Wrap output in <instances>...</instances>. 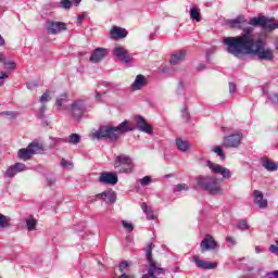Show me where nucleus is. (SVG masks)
<instances>
[{"label": "nucleus", "instance_id": "nucleus-1", "mask_svg": "<svg viewBox=\"0 0 278 278\" xmlns=\"http://www.w3.org/2000/svg\"><path fill=\"white\" fill-rule=\"evenodd\" d=\"M227 25L230 29H242L243 34L236 37H226L223 42L226 47L227 53L235 58H242V55H255L260 62H273L275 60V50L266 48L264 39H256L253 36V26L244 15H238L233 20H228Z\"/></svg>", "mask_w": 278, "mask_h": 278}, {"label": "nucleus", "instance_id": "nucleus-2", "mask_svg": "<svg viewBox=\"0 0 278 278\" xmlns=\"http://www.w3.org/2000/svg\"><path fill=\"white\" fill-rule=\"evenodd\" d=\"M136 128L132 127L131 122L124 121L116 127L103 126L96 132H93V138L97 140H101L103 138H108L112 142H116L118 138H121V134H129V131H134Z\"/></svg>", "mask_w": 278, "mask_h": 278}, {"label": "nucleus", "instance_id": "nucleus-3", "mask_svg": "<svg viewBox=\"0 0 278 278\" xmlns=\"http://www.w3.org/2000/svg\"><path fill=\"white\" fill-rule=\"evenodd\" d=\"M197 187L205 190L208 194H223V189L216 177L212 176H198Z\"/></svg>", "mask_w": 278, "mask_h": 278}, {"label": "nucleus", "instance_id": "nucleus-4", "mask_svg": "<svg viewBox=\"0 0 278 278\" xmlns=\"http://www.w3.org/2000/svg\"><path fill=\"white\" fill-rule=\"evenodd\" d=\"M146 256L149 263L148 273L142 278H159L160 275H166L162 265L153 260V243L148 244Z\"/></svg>", "mask_w": 278, "mask_h": 278}, {"label": "nucleus", "instance_id": "nucleus-5", "mask_svg": "<svg viewBox=\"0 0 278 278\" xmlns=\"http://www.w3.org/2000/svg\"><path fill=\"white\" fill-rule=\"evenodd\" d=\"M114 168L117 173H131L134 163L127 154H119L114 161Z\"/></svg>", "mask_w": 278, "mask_h": 278}, {"label": "nucleus", "instance_id": "nucleus-6", "mask_svg": "<svg viewBox=\"0 0 278 278\" xmlns=\"http://www.w3.org/2000/svg\"><path fill=\"white\" fill-rule=\"evenodd\" d=\"M250 25H253L254 27H264L266 31H274V29H278V23H275L266 16L252 17L250 20Z\"/></svg>", "mask_w": 278, "mask_h": 278}, {"label": "nucleus", "instance_id": "nucleus-7", "mask_svg": "<svg viewBox=\"0 0 278 278\" xmlns=\"http://www.w3.org/2000/svg\"><path fill=\"white\" fill-rule=\"evenodd\" d=\"M242 138H244V136L241 132L231 134L224 138L223 146L226 147V149H238V147L242 144Z\"/></svg>", "mask_w": 278, "mask_h": 278}, {"label": "nucleus", "instance_id": "nucleus-8", "mask_svg": "<svg viewBox=\"0 0 278 278\" xmlns=\"http://www.w3.org/2000/svg\"><path fill=\"white\" fill-rule=\"evenodd\" d=\"M206 166L215 175H220L223 179H231V170L229 168L224 167L220 164L213 163L212 161H206Z\"/></svg>", "mask_w": 278, "mask_h": 278}, {"label": "nucleus", "instance_id": "nucleus-9", "mask_svg": "<svg viewBox=\"0 0 278 278\" xmlns=\"http://www.w3.org/2000/svg\"><path fill=\"white\" fill-rule=\"evenodd\" d=\"M71 111L74 118L80 121L81 116H84V113L86 112V103L84 102V100H75L71 104Z\"/></svg>", "mask_w": 278, "mask_h": 278}, {"label": "nucleus", "instance_id": "nucleus-10", "mask_svg": "<svg viewBox=\"0 0 278 278\" xmlns=\"http://www.w3.org/2000/svg\"><path fill=\"white\" fill-rule=\"evenodd\" d=\"M48 34L55 36V34H61V31H66V24L55 21H47L46 23Z\"/></svg>", "mask_w": 278, "mask_h": 278}, {"label": "nucleus", "instance_id": "nucleus-11", "mask_svg": "<svg viewBox=\"0 0 278 278\" xmlns=\"http://www.w3.org/2000/svg\"><path fill=\"white\" fill-rule=\"evenodd\" d=\"M25 170H29V167L23 163H15L14 165H11L7 172L4 173L5 177H9V179H12V177H16L18 173H25Z\"/></svg>", "mask_w": 278, "mask_h": 278}, {"label": "nucleus", "instance_id": "nucleus-12", "mask_svg": "<svg viewBox=\"0 0 278 278\" xmlns=\"http://www.w3.org/2000/svg\"><path fill=\"white\" fill-rule=\"evenodd\" d=\"M113 55L118 60L119 62H123L124 64H129L131 62V56H129V52L121 46H116L113 49Z\"/></svg>", "mask_w": 278, "mask_h": 278}, {"label": "nucleus", "instance_id": "nucleus-13", "mask_svg": "<svg viewBox=\"0 0 278 278\" xmlns=\"http://www.w3.org/2000/svg\"><path fill=\"white\" fill-rule=\"evenodd\" d=\"M218 247V243L216 240H214V237L207 235L200 243V251L201 253H205L206 251H214Z\"/></svg>", "mask_w": 278, "mask_h": 278}, {"label": "nucleus", "instance_id": "nucleus-14", "mask_svg": "<svg viewBox=\"0 0 278 278\" xmlns=\"http://www.w3.org/2000/svg\"><path fill=\"white\" fill-rule=\"evenodd\" d=\"M108 53H109L108 49L97 48L91 53L89 61L91 62V64H99V62L108 58Z\"/></svg>", "mask_w": 278, "mask_h": 278}, {"label": "nucleus", "instance_id": "nucleus-15", "mask_svg": "<svg viewBox=\"0 0 278 278\" xmlns=\"http://www.w3.org/2000/svg\"><path fill=\"white\" fill-rule=\"evenodd\" d=\"M137 129L143 131V134H153V127L147 123V119L142 115L135 116Z\"/></svg>", "mask_w": 278, "mask_h": 278}, {"label": "nucleus", "instance_id": "nucleus-16", "mask_svg": "<svg viewBox=\"0 0 278 278\" xmlns=\"http://www.w3.org/2000/svg\"><path fill=\"white\" fill-rule=\"evenodd\" d=\"M193 262L195 266L201 268L202 270H214V268L218 267V263L207 262L199 258V255L193 256Z\"/></svg>", "mask_w": 278, "mask_h": 278}, {"label": "nucleus", "instance_id": "nucleus-17", "mask_svg": "<svg viewBox=\"0 0 278 278\" xmlns=\"http://www.w3.org/2000/svg\"><path fill=\"white\" fill-rule=\"evenodd\" d=\"M255 205L261 210H266L268 207V200L264 199V193L260 190H254L252 194Z\"/></svg>", "mask_w": 278, "mask_h": 278}, {"label": "nucleus", "instance_id": "nucleus-18", "mask_svg": "<svg viewBox=\"0 0 278 278\" xmlns=\"http://www.w3.org/2000/svg\"><path fill=\"white\" fill-rule=\"evenodd\" d=\"M100 182L109 186H116V184H118V176L115 173H103L100 176Z\"/></svg>", "mask_w": 278, "mask_h": 278}, {"label": "nucleus", "instance_id": "nucleus-19", "mask_svg": "<svg viewBox=\"0 0 278 278\" xmlns=\"http://www.w3.org/2000/svg\"><path fill=\"white\" fill-rule=\"evenodd\" d=\"M96 199H103L105 203H116V192L108 190L97 194Z\"/></svg>", "mask_w": 278, "mask_h": 278}, {"label": "nucleus", "instance_id": "nucleus-20", "mask_svg": "<svg viewBox=\"0 0 278 278\" xmlns=\"http://www.w3.org/2000/svg\"><path fill=\"white\" fill-rule=\"evenodd\" d=\"M186 55H187L186 50L176 51L172 54L169 62L174 66H177V64H181V62L186 60Z\"/></svg>", "mask_w": 278, "mask_h": 278}, {"label": "nucleus", "instance_id": "nucleus-21", "mask_svg": "<svg viewBox=\"0 0 278 278\" xmlns=\"http://www.w3.org/2000/svg\"><path fill=\"white\" fill-rule=\"evenodd\" d=\"M111 38L112 40H121L122 38H127V29L114 26L111 29Z\"/></svg>", "mask_w": 278, "mask_h": 278}, {"label": "nucleus", "instance_id": "nucleus-22", "mask_svg": "<svg viewBox=\"0 0 278 278\" xmlns=\"http://www.w3.org/2000/svg\"><path fill=\"white\" fill-rule=\"evenodd\" d=\"M144 86H147V77H144L143 75L139 74L135 78V81L131 85V89L132 90H142V88H144Z\"/></svg>", "mask_w": 278, "mask_h": 278}, {"label": "nucleus", "instance_id": "nucleus-23", "mask_svg": "<svg viewBox=\"0 0 278 278\" xmlns=\"http://www.w3.org/2000/svg\"><path fill=\"white\" fill-rule=\"evenodd\" d=\"M261 165L265 170H268L269 173H275V170H278V164L266 157L261 160Z\"/></svg>", "mask_w": 278, "mask_h": 278}, {"label": "nucleus", "instance_id": "nucleus-24", "mask_svg": "<svg viewBox=\"0 0 278 278\" xmlns=\"http://www.w3.org/2000/svg\"><path fill=\"white\" fill-rule=\"evenodd\" d=\"M28 149L33 155H38L45 151L42 144L38 143V141H33L28 144Z\"/></svg>", "mask_w": 278, "mask_h": 278}, {"label": "nucleus", "instance_id": "nucleus-25", "mask_svg": "<svg viewBox=\"0 0 278 278\" xmlns=\"http://www.w3.org/2000/svg\"><path fill=\"white\" fill-rule=\"evenodd\" d=\"M176 147L178 151H182V153H186V151L190 149V141L178 138L176 139Z\"/></svg>", "mask_w": 278, "mask_h": 278}, {"label": "nucleus", "instance_id": "nucleus-26", "mask_svg": "<svg viewBox=\"0 0 278 278\" xmlns=\"http://www.w3.org/2000/svg\"><path fill=\"white\" fill-rule=\"evenodd\" d=\"M31 150H29V148H23V149H20L18 152H17V156L20 160H24V162H27V160H31Z\"/></svg>", "mask_w": 278, "mask_h": 278}, {"label": "nucleus", "instance_id": "nucleus-27", "mask_svg": "<svg viewBox=\"0 0 278 278\" xmlns=\"http://www.w3.org/2000/svg\"><path fill=\"white\" fill-rule=\"evenodd\" d=\"M52 94H53V91L46 90V92H43L39 99V102L41 103V105H46V103H49V101H51V99L53 98Z\"/></svg>", "mask_w": 278, "mask_h": 278}, {"label": "nucleus", "instance_id": "nucleus-28", "mask_svg": "<svg viewBox=\"0 0 278 278\" xmlns=\"http://www.w3.org/2000/svg\"><path fill=\"white\" fill-rule=\"evenodd\" d=\"M66 103H68V96L66 93H63L56 99L55 105L60 110L64 108V104Z\"/></svg>", "mask_w": 278, "mask_h": 278}, {"label": "nucleus", "instance_id": "nucleus-29", "mask_svg": "<svg viewBox=\"0 0 278 278\" xmlns=\"http://www.w3.org/2000/svg\"><path fill=\"white\" fill-rule=\"evenodd\" d=\"M66 142H68L70 144H79V142H81V136H79L78 134H72L66 139Z\"/></svg>", "mask_w": 278, "mask_h": 278}, {"label": "nucleus", "instance_id": "nucleus-30", "mask_svg": "<svg viewBox=\"0 0 278 278\" xmlns=\"http://www.w3.org/2000/svg\"><path fill=\"white\" fill-rule=\"evenodd\" d=\"M190 18L197 21V23H201V13L199 12V9L192 8L190 10Z\"/></svg>", "mask_w": 278, "mask_h": 278}, {"label": "nucleus", "instance_id": "nucleus-31", "mask_svg": "<svg viewBox=\"0 0 278 278\" xmlns=\"http://www.w3.org/2000/svg\"><path fill=\"white\" fill-rule=\"evenodd\" d=\"M10 227V217L0 213V229H7Z\"/></svg>", "mask_w": 278, "mask_h": 278}, {"label": "nucleus", "instance_id": "nucleus-32", "mask_svg": "<svg viewBox=\"0 0 278 278\" xmlns=\"http://www.w3.org/2000/svg\"><path fill=\"white\" fill-rule=\"evenodd\" d=\"M36 225H37V222L36 219H34V217L26 219V227L28 231H36Z\"/></svg>", "mask_w": 278, "mask_h": 278}, {"label": "nucleus", "instance_id": "nucleus-33", "mask_svg": "<svg viewBox=\"0 0 278 278\" xmlns=\"http://www.w3.org/2000/svg\"><path fill=\"white\" fill-rule=\"evenodd\" d=\"M60 8H63V10H71V8H73V1H71V0H61Z\"/></svg>", "mask_w": 278, "mask_h": 278}, {"label": "nucleus", "instance_id": "nucleus-34", "mask_svg": "<svg viewBox=\"0 0 278 278\" xmlns=\"http://www.w3.org/2000/svg\"><path fill=\"white\" fill-rule=\"evenodd\" d=\"M50 140L53 141V148L55 149L58 144H62V142L66 143V138H60V137H50Z\"/></svg>", "mask_w": 278, "mask_h": 278}, {"label": "nucleus", "instance_id": "nucleus-35", "mask_svg": "<svg viewBox=\"0 0 278 278\" xmlns=\"http://www.w3.org/2000/svg\"><path fill=\"white\" fill-rule=\"evenodd\" d=\"M3 64L7 71H14L16 68V63L14 61H3Z\"/></svg>", "mask_w": 278, "mask_h": 278}, {"label": "nucleus", "instance_id": "nucleus-36", "mask_svg": "<svg viewBox=\"0 0 278 278\" xmlns=\"http://www.w3.org/2000/svg\"><path fill=\"white\" fill-rule=\"evenodd\" d=\"M122 226L124 227L125 230L128 231V233H131V231H134V224L127 220H122Z\"/></svg>", "mask_w": 278, "mask_h": 278}, {"label": "nucleus", "instance_id": "nucleus-37", "mask_svg": "<svg viewBox=\"0 0 278 278\" xmlns=\"http://www.w3.org/2000/svg\"><path fill=\"white\" fill-rule=\"evenodd\" d=\"M129 266H131V264H129V262L127 261H123L119 263L118 269L122 273V275L123 273H125V270H127V268H129Z\"/></svg>", "mask_w": 278, "mask_h": 278}, {"label": "nucleus", "instance_id": "nucleus-38", "mask_svg": "<svg viewBox=\"0 0 278 278\" xmlns=\"http://www.w3.org/2000/svg\"><path fill=\"white\" fill-rule=\"evenodd\" d=\"M238 229H241L242 231H247V229H249V224L247 223L245 219L239 220Z\"/></svg>", "mask_w": 278, "mask_h": 278}, {"label": "nucleus", "instance_id": "nucleus-39", "mask_svg": "<svg viewBox=\"0 0 278 278\" xmlns=\"http://www.w3.org/2000/svg\"><path fill=\"white\" fill-rule=\"evenodd\" d=\"M212 151L214 153H216L217 155L220 156V160H225V153L223 152V148H220L219 146L215 147L212 149Z\"/></svg>", "mask_w": 278, "mask_h": 278}, {"label": "nucleus", "instance_id": "nucleus-40", "mask_svg": "<svg viewBox=\"0 0 278 278\" xmlns=\"http://www.w3.org/2000/svg\"><path fill=\"white\" fill-rule=\"evenodd\" d=\"M61 166H62V168H68L71 170L74 165H73V163H71L66 159H62L61 160Z\"/></svg>", "mask_w": 278, "mask_h": 278}, {"label": "nucleus", "instance_id": "nucleus-41", "mask_svg": "<svg viewBox=\"0 0 278 278\" xmlns=\"http://www.w3.org/2000/svg\"><path fill=\"white\" fill-rule=\"evenodd\" d=\"M181 190H189L188 185H186V184H178L174 188V192H181Z\"/></svg>", "mask_w": 278, "mask_h": 278}, {"label": "nucleus", "instance_id": "nucleus-42", "mask_svg": "<svg viewBox=\"0 0 278 278\" xmlns=\"http://www.w3.org/2000/svg\"><path fill=\"white\" fill-rule=\"evenodd\" d=\"M141 186L147 187L151 184V176H144L142 179H139Z\"/></svg>", "mask_w": 278, "mask_h": 278}, {"label": "nucleus", "instance_id": "nucleus-43", "mask_svg": "<svg viewBox=\"0 0 278 278\" xmlns=\"http://www.w3.org/2000/svg\"><path fill=\"white\" fill-rule=\"evenodd\" d=\"M186 89V86L184 85L182 80L178 81V87H177V94H184V90Z\"/></svg>", "mask_w": 278, "mask_h": 278}, {"label": "nucleus", "instance_id": "nucleus-44", "mask_svg": "<svg viewBox=\"0 0 278 278\" xmlns=\"http://www.w3.org/2000/svg\"><path fill=\"white\" fill-rule=\"evenodd\" d=\"M8 77H10V74L5 72H0V87L5 84V79H8Z\"/></svg>", "mask_w": 278, "mask_h": 278}, {"label": "nucleus", "instance_id": "nucleus-45", "mask_svg": "<svg viewBox=\"0 0 278 278\" xmlns=\"http://www.w3.org/2000/svg\"><path fill=\"white\" fill-rule=\"evenodd\" d=\"M45 112H47V106L45 104L41 105V108L38 110V118L45 117Z\"/></svg>", "mask_w": 278, "mask_h": 278}, {"label": "nucleus", "instance_id": "nucleus-46", "mask_svg": "<svg viewBox=\"0 0 278 278\" xmlns=\"http://www.w3.org/2000/svg\"><path fill=\"white\" fill-rule=\"evenodd\" d=\"M269 251H270V253H273L274 255H278V241H276L275 244H271V245L269 247Z\"/></svg>", "mask_w": 278, "mask_h": 278}, {"label": "nucleus", "instance_id": "nucleus-47", "mask_svg": "<svg viewBox=\"0 0 278 278\" xmlns=\"http://www.w3.org/2000/svg\"><path fill=\"white\" fill-rule=\"evenodd\" d=\"M144 214H146L148 220H154L155 219V215L153 214V210L149 208L147 211V213H144Z\"/></svg>", "mask_w": 278, "mask_h": 278}, {"label": "nucleus", "instance_id": "nucleus-48", "mask_svg": "<svg viewBox=\"0 0 278 278\" xmlns=\"http://www.w3.org/2000/svg\"><path fill=\"white\" fill-rule=\"evenodd\" d=\"M181 116L182 118H185V121H188V118H190V113H188V108H184L181 110Z\"/></svg>", "mask_w": 278, "mask_h": 278}, {"label": "nucleus", "instance_id": "nucleus-49", "mask_svg": "<svg viewBox=\"0 0 278 278\" xmlns=\"http://www.w3.org/2000/svg\"><path fill=\"white\" fill-rule=\"evenodd\" d=\"M226 242H228L230 247H236V239L231 236L226 237Z\"/></svg>", "mask_w": 278, "mask_h": 278}, {"label": "nucleus", "instance_id": "nucleus-50", "mask_svg": "<svg viewBox=\"0 0 278 278\" xmlns=\"http://www.w3.org/2000/svg\"><path fill=\"white\" fill-rule=\"evenodd\" d=\"M265 278H278V270L271 271V273H267L265 275Z\"/></svg>", "mask_w": 278, "mask_h": 278}, {"label": "nucleus", "instance_id": "nucleus-51", "mask_svg": "<svg viewBox=\"0 0 278 278\" xmlns=\"http://www.w3.org/2000/svg\"><path fill=\"white\" fill-rule=\"evenodd\" d=\"M86 16H87L86 12L79 14L77 17V25H80L81 23H84V18H86Z\"/></svg>", "mask_w": 278, "mask_h": 278}, {"label": "nucleus", "instance_id": "nucleus-52", "mask_svg": "<svg viewBox=\"0 0 278 278\" xmlns=\"http://www.w3.org/2000/svg\"><path fill=\"white\" fill-rule=\"evenodd\" d=\"M3 116H11V118H16V113L12 111H7L2 113Z\"/></svg>", "mask_w": 278, "mask_h": 278}, {"label": "nucleus", "instance_id": "nucleus-53", "mask_svg": "<svg viewBox=\"0 0 278 278\" xmlns=\"http://www.w3.org/2000/svg\"><path fill=\"white\" fill-rule=\"evenodd\" d=\"M236 90H237L236 84L229 83V92H230V94L236 93Z\"/></svg>", "mask_w": 278, "mask_h": 278}, {"label": "nucleus", "instance_id": "nucleus-54", "mask_svg": "<svg viewBox=\"0 0 278 278\" xmlns=\"http://www.w3.org/2000/svg\"><path fill=\"white\" fill-rule=\"evenodd\" d=\"M48 186H55V178L54 177H48L47 178Z\"/></svg>", "mask_w": 278, "mask_h": 278}, {"label": "nucleus", "instance_id": "nucleus-55", "mask_svg": "<svg viewBox=\"0 0 278 278\" xmlns=\"http://www.w3.org/2000/svg\"><path fill=\"white\" fill-rule=\"evenodd\" d=\"M96 101H103V98L101 97V93H99V91H96Z\"/></svg>", "mask_w": 278, "mask_h": 278}, {"label": "nucleus", "instance_id": "nucleus-56", "mask_svg": "<svg viewBox=\"0 0 278 278\" xmlns=\"http://www.w3.org/2000/svg\"><path fill=\"white\" fill-rule=\"evenodd\" d=\"M141 210H142V212L147 213L148 210H149V205H147V203L143 202V203L141 204Z\"/></svg>", "mask_w": 278, "mask_h": 278}, {"label": "nucleus", "instance_id": "nucleus-57", "mask_svg": "<svg viewBox=\"0 0 278 278\" xmlns=\"http://www.w3.org/2000/svg\"><path fill=\"white\" fill-rule=\"evenodd\" d=\"M197 71L198 72H200V71H205V64H199L198 66H197Z\"/></svg>", "mask_w": 278, "mask_h": 278}, {"label": "nucleus", "instance_id": "nucleus-58", "mask_svg": "<svg viewBox=\"0 0 278 278\" xmlns=\"http://www.w3.org/2000/svg\"><path fill=\"white\" fill-rule=\"evenodd\" d=\"M27 88H28V90H34V88H36V84L29 83V84H27Z\"/></svg>", "mask_w": 278, "mask_h": 278}, {"label": "nucleus", "instance_id": "nucleus-59", "mask_svg": "<svg viewBox=\"0 0 278 278\" xmlns=\"http://www.w3.org/2000/svg\"><path fill=\"white\" fill-rule=\"evenodd\" d=\"M263 252H264V250L260 245L255 247V253L260 254V253H263Z\"/></svg>", "mask_w": 278, "mask_h": 278}, {"label": "nucleus", "instance_id": "nucleus-60", "mask_svg": "<svg viewBox=\"0 0 278 278\" xmlns=\"http://www.w3.org/2000/svg\"><path fill=\"white\" fill-rule=\"evenodd\" d=\"M5 45V39H3L2 36H0V47H3Z\"/></svg>", "mask_w": 278, "mask_h": 278}, {"label": "nucleus", "instance_id": "nucleus-61", "mask_svg": "<svg viewBox=\"0 0 278 278\" xmlns=\"http://www.w3.org/2000/svg\"><path fill=\"white\" fill-rule=\"evenodd\" d=\"M119 278H134V277H131V276H129V275L123 273Z\"/></svg>", "mask_w": 278, "mask_h": 278}, {"label": "nucleus", "instance_id": "nucleus-62", "mask_svg": "<svg viewBox=\"0 0 278 278\" xmlns=\"http://www.w3.org/2000/svg\"><path fill=\"white\" fill-rule=\"evenodd\" d=\"M274 47H275L276 51L278 52V38H277L276 41L274 42Z\"/></svg>", "mask_w": 278, "mask_h": 278}, {"label": "nucleus", "instance_id": "nucleus-63", "mask_svg": "<svg viewBox=\"0 0 278 278\" xmlns=\"http://www.w3.org/2000/svg\"><path fill=\"white\" fill-rule=\"evenodd\" d=\"M73 3H75L76 5H79L81 3V0H73Z\"/></svg>", "mask_w": 278, "mask_h": 278}, {"label": "nucleus", "instance_id": "nucleus-64", "mask_svg": "<svg viewBox=\"0 0 278 278\" xmlns=\"http://www.w3.org/2000/svg\"><path fill=\"white\" fill-rule=\"evenodd\" d=\"M0 62H3V55L0 54Z\"/></svg>", "mask_w": 278, "mask_h": 278}]
</instances>
